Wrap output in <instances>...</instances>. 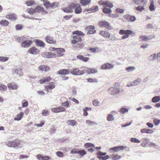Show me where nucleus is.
Instances as JSON below:
<instances>
[{
  "instance_id": "f257e3e1",
  "label": "nucleus",
  "mask_w": 160,
  "mask_h": 160,
  "mask_svg": "<svg viewBox=\"0 0 160 160\" xmlns=\"http://www.w3.org/2000/svg\"><path fill=\"white\" fill-rule=\"evenodd\" d=\"M72 39L71 41L72 44H77V47L82 48L84 46V43L82 42V39L81 36L84 35V34L81 31L77 30L72 32Z\"/></svg>"
},
{
  "instance_id": "f03ea898",
  "label": "nucleus",
  "mask_w": 160,
  "mask_h": 160,
  "mask_svg": "<svg viewBox=\"0 0 160 160\" xmlns=\"http://www.w3.org/2000/svg\"><path fill=\"white\" fill-rule=\"evenodd\" d=\"M62 10L66 13H72L74 11L75 13L78 14L82 12V8L79 3H70L68 5L61 9Z\"/></svg>"
},
{
  "instance_id": "7ed1b4c3",
  "label": "nucleus",
  "mask_w": 160,
  "mask_h": 160,
  "mask_svg": "<svg viewBox=\"0 0 160 160\" xmlns=\"http://www.w3.org/2000/svg\"><path fill=\"white\" fill-rule=\"evenodd\" d=\"M119 84L118 82L116 83L112 87L109 88L108 90V92L112 95H115L118 94L120 92V89L119 88Z\"/></svg>"
},
{
  "instance_id": "20e7f679",
  "label": "nucleus",
  "mask_w": 160,
  "mask_h": 160,
  "mask_svg": "<svg viewBox=\"0 0 160 160\" xmlns=\"http://www.w3.org/2000/svg\"><path fill=\"white\" fill-rule=\"evenodd\" d=\"M133 32L132 31L127 30H124L121 29L119 31V34L120 35H124L122 37V39H125L128 38L130 35L133 34Z\"/></svg>"
},
{
  "instance_id": "39448f33",
  "label": "nucleus",
  "mask_w": 160,
  "mask_h": 160,
  "mask_svg": "<svg viewBox=\"0 0 160 160\" xmlns=\"http://www.w3.org/2000/svg\"><path fill=\"white\" fill-rule=\"evenodd\" d=\"M98 25L102 28H105L107 29L111 30L112 28L109 23L106 21H100L98 22Z\"/></svg>"
},
{
  "instance_id": "423d86ee",
  "label": "nucleus",
  "mask_w": 160,
  "mask_h": 160,
  "mask_svg": "<svg viewBox=\"0 0 160 160\" xmlns=\"http://www.w3.org/2000/svg\"><path fill=\"white\" fill-rule=\"evenodd\" d=\"M25 39L21 43V46L24 48H28L32 44V41L31 40L28 39L26 37H25Z\"/></svg>"
},
{
  "instance_id": "0eeeda50",
  "label": "nucleus",
  "mask_w": 160,
  "mask_h": 160,
  "mask_svg": "<svg viewBox=\"0 0 160 160\" xmlns=\"http://www.w3.org/2000/svg\"><path fill=\"white\" fill-rule=\"evenodd\" d=\"M20 142V141L16 139L14 141L9 142L8 143L7 145L9 147L15 148L19 146Z\"/></svg>"
},
{
  "instance_id": "6e6552de",
  "label": "nucleus",
  "mask_w": 160,
  "mask_h": 160,
  "mask_svg": "<svg viewBox=\"0 0 160 160\" xmlns=\"http://www.w3.org/2000/svg\"><path fill=\"white\" fill-rule=\"evenodd\" d=\"M106 152L99 151L97 154L98 155L97 158L100 160H106L109 158L108 155H106Z\"/></svg>"
},
{
  "instance_id": "1a4fd4ad",
  "label": "nucleus",
  "mask_w": 160,
  "mask_h": 160,
  "mask_svg": "<svg viewBox=\"0 0 160 160\" xmlns=\"http://www.w3.org/2000/svg\"><path fill=\"white\" fill-rule=\"evenodd\" d=\"M70 72L73 75H79L84 73V71L79 70L78 68H72Z\"/></svg>"
},
{
  "instance_id": "9d476101",
  "label": "nucleus",
  "mask_w": 160,
  "mask_h": 160,
  "mask_svg": "<svg viewBox=\"0 0 160 160\" xmlns=\"http://www.w3.org/2000/svg\"><path fill=\"white\" fill-rule=\"evenodd\" d=\"M85 30L88 31L87 34H93L96 32L95 28L94 26L89 25L87 26L85 28Z\"/></svg>"
},
{
  "instance_id": "9b49d317",
  "label": "nucleus",
  "mask_w": 160,
  "mask_h": 160,
  "mask_svg": "<svg viewBox=\"0 0 160 160\" xmlns=\"http://www.w3.org/2000/svg\"><path fill=\"white\" fill-rule=\"evenodd\" d=\"M65 108L62 107L55 108L51 109L52 112L54 113H58L61 112H65Z\"/></svg>"
},
{
  "instance_id": "f8f14e48",
  "label": "nucleus",
  "mask_w": 160,
  "mask_h": 160,
  "mask_svg": "<svg viewBox=\"0 0 160 160\" xmlns=\"http://www.w3.org/2000/svg\"><path fill=\"white\" fill-rule=\"evenodd\" d=\"M46 42L49 43L55 44L56 43V41L52 37L47 36L45 38Z\"/></svg>"
},
{
  "instance_id": "ddd939ff",
  "label": "nucleus",
  "mask_w": 160,
  "mask_h": 160,
  "mask_svg": "<svg viewBox=\"0 0 160 160\" xmlns=\"http://www.w3.org/2000/svg\"><path fill=\"white\" fill-rule=\"evenodd\" d=\"M28 52L31 54L35 55L40 52L39 50L35 47H33L29 49Z\"/></svg>"
},
{
  "instance_id": "4468645a",
  "label": "nucleus",
  "mask_w": 160,
  "mask_h": 160,
  "mask_svg": "<svg viewBox=\"0 0 160 160\" xmlns=\"http://www.w3.org/2000/svg\"><path fill=\"white\" fill-rule=\"evenodd\" d=\"M36 157L39 160H49L50 157L48 156H44L41 154H38L36 156Z\"/></svg>"
},
{
  "instance_id": "2eb2a0df",
  "label": "nucleus",
  "mask_w": 160,
  "mask_h": 160,
  "mask_svg": "<svg viewBox=\"0 0 160 160\" xmlns=\"http://www.w3.org/2000/svg\"><path fill=\"white\" fill-rule=\"evenodd\" d=\"M113 65L110 63H107L102 65L101 67L102 69H108L113 68Z\"/></svg>"
},
{
  "instance_id": "dca6fc26",
  "label": "nucleus",
  "mask_w": 160,
  "mask_h": 160,
  "mask_svg": "<svg viewBox=\"0 0 160 160\" xmlns=\"http://www.w3.org/2000/svg\"><path fill=\"white\" fill-rule=\"evenodd\" d=\"M126 147L124 146H118L115 147L113 148H111L109 149L111 151H114L115 152H117L119 150H123L125 149Z\"/></svg>"
},
{
  "instance_id": "f3484780",
  "label": "nucleus",
  "mask_w": 160,
  "mask_h": 160,
  "mask_svg": "<svg viewBox=\"0 0 160 160\" xmlns=\"http://www.w3.org/2000/svg\"><path fill=\"white\" fill-rule=\"evenodd\" d=\"M99 4L103 5L105 6L108 7L110 8H112L113 6L112 3L108 1H106L103 2H102V1H100L99 2Z\"/></svg>"
},
{
  "instance_id": "a211bd4d",
  "label": "nucleus",
  "mask_w": 160,
  "mask_h": 160,
  "mask_svg": "<svg viewBox=\"0 0 160 160\" xmlns=\"http://www.w3.org/2000/svg\"><path fill=\"white\" fill-rule=\"evenodd\" d=\"M65 52V50L62 48H57L56 51L57 55L58 57H61L64 54L63 53Z\"/></svg>"
},
{
  "instance_id": "6ab92c4d",
  "label": "nucleus",
  "mask_w": 160,
  "mask_h": 160,
  "mask_svg": "<svg viewBox=\"0 0 160 160\" xmlns=\"http://www.w3.org/2000/svg\"><path fill=\"white\" fill-rule=\"evenodd\" d=\"M42 56L46 58H53L55 57L56 55L50 52H46L42 54Z\"/></svg>"
},
{
  "instance_id": "aec40b11",
  "label": "nucleus",
  "mask_w": 160,
  "mask_h": 160,
  "mask_svg": "<svg viewBox=\"0 0 160 160\" xmlns=\"http://www.w3.org/2000/svg\"><path fill=\"white\" fill-rule=\"evenodd\" d=\"M7 87L10 90H15L18 88L17 85L13 83H9L7 85Z\"/></svg>"
},
{
  "instance_id": "412c9836",
  "label": "nucleus",
  "mask_w": 160,
  "mask_h": 160,
  "mask_svg": "<svg viewBox=\"0 0 160 160\" xmlns=\"http://www.w3.org/2000/svg\"><path fill=\"white\" fill-rule=\"evenodd\" d=\"M51 79V78L50 77L48 76L45 77L41 79H40L39 80V82L40 84H42L43 83L50 81Z\"/></svg>"
},
{
  "instance_id": "4be33fe9",
  "label": "nucleus",
  "mask_w": 160,
  "mask_h": 160,
  "mask_svg": "<svg viewBox=\"0 0 160 160\" xmlns=\"http://www.w3.org/2000/svg\"><path fill=\"white\" fill-rule=\"evenodd\" d=\"M6 18L9 20H15L17 18L16 15L13 13L8 14L6 15Z\"/></svg>"
},
{
  "instance_id": "5701e85b",
  "label": "nucleus",
  "mask_w": 160,
  "mask_h": 160,
  "mask_svg": "<svg viewBox=\"0 0 160 160\" xmlns=\"http://www.w3.org/2000/svg\"><path fill=\"white\" fill-rule=\"evenodd\" d=\"M124 18L129 22H133L136 20V18L134 16H130L129 15H125Z\"/></svg>"
},
{
  "instance_id": "b1692460",
  "label": "nucleus",
  "mask_w": 160,
  "mask_h": 160,
  "mask_svg": "<svg viewBox=\"0 0 160 160\" xmlns=\"http://www.w3.org/2000/svg\"><path fill=\"white\" fill-rule=\"evenodd\" d=\"M38 69L40 71L47 72L49 70V68L47 66L41 65L38 67Z\"/></svg>"
},
{
  "instance_id": "393cba45",
  "label": "nucleus",
  "mask_w": 160,
  "mask_h": 160,
  "mask_svg": "<svg viewBox=\"0 0 160 160\" xmlns=\"http://www.w3.org/2000/svg\"><path fill=\"white\" fill-rule=\"evenodd\" d=\"M99 34L104 38H109L110 37V33L107 31L101 30Z\"/></svg>"
},
{
  "instance_id": "a878e982",
  "label": "nucleus",
  "mask_w": 160,
  "mask_h": 160,
  "mask_svg": "<svg viewBox=\"0 0 160 160\" xmlns=\"http://www.w3.org/2000/svg\"><path fill=\"white\" fill-rule=\"evenodd\" d=\"M70 72L67 69H61L57 72L58 74L66 75L69 74Z\"/></svg>"
},
{
  "instance_id": "bb28decb",
  "label": "nucleus",
  "mask_w": 160,
  "mask_h": 160,
  "mask_svg": "<svg viewBox=\"0 0 160 160\" xmlns=\"http://www.w3.org/2000/svg\"><path fill=\"white\" fill-rule=\"evenodd\" d=\"M77 58L84 62H87L89 60L88 58L84 57L82 55H77Z\"/></svg>"
},
{
  "instance_id": "cd10ccee",
  "label": "nucleus",
  "mask_w": 160,
  "mask_h": 160,
  "mask_svg": "<svg viewBox=\"0 0 160 160\" xmlns=\"http://www.w3.org/2000/svg\"><path fill=\"white\" fill-rule=\"evenodd\" d=\"M55 87V85L54 83L53 82H50L49 85L46 86L45 88V89L47 91L49 89H52Z\"/></svg>"
},
{
  "instance_id": "c85d7f7f",
  "label": "nucleus",
  "mask_w": 160,
  "mask_h": 160,
  "mask_svg": "<svg viewBox=\"0 0 160 160\" xmlns=\"http://www.w3.org/2000/svg\"><path fill=\"white\" fill-rule=\"evenodd\" d=\"M153 37L151 36H145L142 35L140 37V39L142 41H146L152 39Z\"/></svg>"
},
{
  "instance_id": "c756f323",
  "label": "nucleus",
  "mask_w": 160,
  "mask_h": 160,
  "mask_svg": "<svg viewBox=\"0 0 160 160\" xmlns=\"http://www.w3.org/2000/svg\"><path fill=\"white\" fill-rule=\"evenodd\" d=\"M35 42L37 46L39 47H44L45 46V43L43 42L38 39H36Z\"/></svg>"
},
{
  "instance_id": "7c9ffc66",
  "label": "nucleus",
  "mask_w": 160,
  "mask_h": 160,
  "mask_svg": "<svg viewBox=\"0 0 160 160\" xmlns=\"http://www.w3.org/2000/svg\"><path fill=\"white\" fill-rule=\"evenodd\" d=\"M91 0H80V2L82 6H84L88 5L91 2Z\"/></svg>"
},
{
  "instance_id": "2f4dec72",
  "label": "nucleus",
  "mask_w": 160,
  "mask_h": 160,
  "mask_svg": "<svg viewBox=\"0 0 160 160\" xmlns=\"http://www.w3.org/2000/svg\"><path fill=\"white\" fill-rule=\"evenodd\" d=\"M142 133H152L153 131L151 129L143 128L141 130Z\"/></svg>"
},
{
  "instance_id": "473e14b6",
  "label": "nucleus",
  "mask_w": 160,
  "mask_h": 160,
  "mask_svg": "<svg viewBox=\"0 0 160 160\" xmlns=\"http://www.w3.org/2000/svg\"><path fill=\"white\" fill-rule=\"evenodd\" d=\"M24 113L22 112H21L20 113L17 115V117L14 118V120L19 121L23 117Z\"/></svg>"
},
{
  "instance_id": "72a5a7b5",
  "label": "nucleus",
  "mask_w": 160,
  "mask_h": 160,
  "mask_svg": "<svg viewBox=\"0 0 160 160\" xmlns=\"http://www.w3.org/2000/svg\"><path fill=\"white\" fill-rule=\"evenodd\" d=\"M35 9L36 12H44L45 11V9L43 7L39 6H37L35 8Z\"/></svg>"
},
{
  "instance_id": "f704fd0d",
  "label": "nucleus",
  "mask_w": 160,
  "mask_h": 160,
  "mask_svg": "<svg viewBox=\"0 0 160 160\" xmlns=\"http://www.w3.org/2000/svg\"><path fill=\"white\" fill-rule=\"evenodd\" d=\"M88 73L89 74L95 73L98 72V70L97 69L92 68L88 69L87 70Z\"/></svg>"
},
{
  "instance_id": "c9c22d12",
  "label": "nucleus",
  "mask_w": 160,
  "mask_h": 160,
  "mask_svg": "<svg viewBox=\"0 0 160 160\" xmlns=\"http://www.w3.org/2000/svg\"><path fill=\"white\" fill-rule=\"evenodd\" d=\"M141 79L140 78L137 79L132 82L131 86H135L139 84L141 81Z\"/></svg>"
},
{
  "instance_id": "e433bc0d",
  "label": "nucleus",
  "mask_w": 160,
  "mask_h": 160,
  "mask_svg": "<svg viewBox=\"0 0 160 160\" xmlns=\"http://www.w3.org/2000/svg\"><path fill=\"white\" fill-rule=\"evenodd\" d=\"M9 22L5 20H2L0 21V24L2 26H7L9 24Z\"/></svg>"
},
{
  "instance_id": "4c0bfd02",
  "label": "nucleus",
  "mask_w": 160,
  "mask_h": 160,
  "mask_svg": "<svg viewBox=\"0 0 160 160\" xmlns=\"http://www.w3.org/2000/svg\"><path fill=\"white\" fill-rule=\"evenodd\" d=\"M134 3L136 4H139L142 3L145 4L146 2V0H133Z\"/></svg>"
},
{
  "instance_id": "58836bf2",
  "label": "nucleus",
  "mask_w": 160,
  "mask_h": 160,
  "mask_svg": "<svg viewBox=\"0 0 160 160\" xmlns=\"http://www.w3.org/2000/svg\"><path fill=\"white\" fill-rule=\"evenodd\" d=\"M67 123L69 125L73 126L77 124V122L75 120H68L67 121Z\"/></svg>"
},
{
  "instance_id": "ea45409f",
  "label": "nucleus",
  "mask_w": 160,
  "mask_h": 160,
  "mask_svg": "<svg viewBox=\"0 0 160 160\" xmlns=\"http://www.w3.org/2000/svg\"><path fill=\"white\" fill-rule=\"evenodd\" d=\"M59 4V2H54L51 3V8H55L58 7Z\"/></svg>"
},
{
  "instance_id": "a19ab883",
  "label": "nucleus",
  "mask_w": 160,
  "mask_h": 160,
  "mask_svg": "<svg viewBox=\"0 0 160 160\" xmlns=\"http://www.w3.org/2000/svg\"><path fill=\"white\" fill-rule=\"evenodd\" d=\"M84 146L86 148H89L92 147L93 148H95L94 145L92 143H87L84 145Z\"/></svg>"
},
{
  "instance_id": "79ce46f5",
  "label": "nucleus",
  "mask_w": 160,
  "mask_h": 160,
  "mask_svg": "<svg viewBox=\"0 0 160 160\" xmlns=\"http://www.w3.org/2000/svg\"><path fill=\"white\" fill-rule=\"evenodd\" d=\"M160 100V96H155L153 98L152 101L153 102H156Z\"/></svg>"
},
{
  "instance_id": "37998d69",
  "label": "nucleus",
  "mask_w": 160,
  "mask_h": 160,
  "mask_svg": "<svg viewBox=\"0 0 160 160\" xmlns=\"http://www.w3.org/2000/svg\"><path fill=\"white\" fill-rule=\"evenodd\" d=\"M43 5L45 7L47 8H51V3L48 1L44 2H43Z\"/></svg>"
},
{
  "instance_id": "c03bdc74",
  "label": "nucleus",
  "mask_w": 160,
  "mask_h": 160,
  "mask_svg": "<svg viewBox=\"0 0 160 160\" xmlns=\"http://www.w3.org/2000/svg\"><path fill=\"white\" fill-rule=\"evenodd\" d=\"M25 37L22 36L16 38V41L19 43L22 42H23L24 40H25Z\"/></svg>"
},
{
  "instance_id": "a18cd8bd",
  "label": "nucleus",
  "mask_w": 160,
  "mask_h": 160,
  "mask_svg": "<svg viewBox=\"0 0 160 160\" xmlns=\"http://www.w3.org/2000/svg\"><path fill=\"white\" fill-rule=\"evenodd\" d=\"M91 108H88V107H86L83 109V115L84 116H86L88 115V113L87 112V111L88 110H91Z\"/></svg>"
},
{
  "instance_id": "49530a36",
  "label": "nucleus",
  "mask_w": 160,
  "mask_h": 160,
  "mask_svg": "<svg viewBox=\"0 0 160 160\" xmlns=\"http://www.w3.org/2000/svg\"><path fill=\"white\" fill-rule=\"evenodd\" d=\"M149 8L151 11H154L155 9V5L153 4V1L151 2Z\"/></svg>"
},
{
  "instance_id": "de8ad7c7",
  "label": "nucleus",
  "mask_w": 160,
  "mask_h": 160,
  "mask_svg": "<svg viewBox=\"0 0 160 160\" xmlns=\"http://www.w3.org/2000/svg\"><path fill=\"white\" fill-rule=\"evenodd\" d=\"M7 90V86L2 84H0V91H6Z\"/></svg>"
},
{
  "instance_id": "09e8293b",
  "label": "nucleus",
  "mask_w": 160,
  "mask_h": 160,
  "mask_svg": "<svg viewBox=\"0 0 160 160\" xmlns=\"http://www.w3.org/2000/svg\"><path fill=\"white\" fill-rule=\"evenodd\" d=\"M78 154L80 156L82 157L84 155L86 154V152L84 150H78Z\"/></svg>"
},
{
  "instance_id": "8fccbe9b",
  "label": "nucleus",
  "mask_w": 160,
  "mask_h": 160,
  "mask_svg": "<svg viewBox=\"0 0 160 160\" xmlns=\"http://www.w3.org/2000/svg\"><path fill=\"white\" fill-rule=\"evenodd\" d=\"M35 2L33 0H29L26 2V4L28 6H30L34 4Z\"/></svg>"
},
{
  "instance_id": "3c124183",
  "label": "nucleus",
  "mask_w": 160,
  "mask_h": 160,
  "mask_svg": "<svg viewBox=\"0 0 160 160\" xmlns=\"http://www.w3.org/2000/svg\"><path fill=\"white\" fill-rule=\"evenodd\" d=\"M111 157H112L113 160H116L120 159L121 158V156L118 155H113Z\"/></svg>"
},
{
  "instance_id": "603ef678",
  "label": "nucleus",
  "mask_w": 160,
  "mask_h": 160,
  "mask_svg": "<svg viewBox=\"0 0 160 160\" xmlns=\"http://www.w3.org/2000/svg\"><path fill=\"white\" fill-rule=\"evenodd\" d=\"M86 123L89 126H91L93 125L96 124L95 122L92 121L90 120H87L86 121Z\"/></svg>"
},
{
  "instance_id": "864d4df0",
  "label": "nucleus",
  "mask_w": 160,
  "mask_h": 160,
  "mask_svg": "<svg viewBox=\"0 0 160 160\" xmlns=\"http://www.w3.org/2000/svg\"><path fill=\"white\" fill-rule=\"evenodd\" d=\"M8 57L1 56L0 57V61L2 62H6L8 61Z\"/></svg>"
},
{
  "instance_id": "5fc2aeb1",
  "label": "nucleus",
  "mask_w": 160,
  "mask_h": 160,
  "mask_svg": "<svg viewBox=\"0 0 160 160\" xmlns=\"http://www.w3.org/2000/svg\"><path fill=\"white\" fill-rule=\"evenodd\" d=\"M128 111V109L124 108H122L120 110V112L121 114H123L126 112H127Z\"/></svg>"
},
{
  "instance_id": "6e6d98bb",
  "label": "nucleus",
  "mask_w": 160,
  "mask_h": 160,
  "mask_svg": "<svg viewBox=\"0 0 160 160\" xmlns=\"http://www.w3.org/2000/svg\"><path fill=\"white\" fill-rule=\"evenodd\" d=\"M103 12L105 13H109L111 12V10L110 8H104L103 9Z\"/></svg>"
},
{
  "instance_id": "4d7b16f0",
  "label": "nucleus",
  "mask_w": 160,
  "mask_h": 160,
  "mask_svg": "<svg viewBox=\"0 0 160 160\" xmlns=\"http://www.w3.org/2000/svg\"><path fill=\"white\" fill-rule=\"evenodd\" d=\"M22 108L27 107L28 105V103L26 100H23L22 102Z\"/></svg>"
},
{
  "instance_id": "13d9d810",
  "label": "nucleus",
  "mask_w": 160,
  "mask_h": 160,
  "mask_svg": "<svg viewBox=\"0 0 160 160\" xmlns=\"http://www.w3.org/2000/svg\"><path fill=\"white\" fill-rule=\"evenodd\" d=\"M88 50L91 51V52L93 53H94L97 52L98 50V48H89Z\"/></svg>"
},
{
  "instance_id": "bf43d9fd",
  "label": "nucleus",
  "mask_w": 160,
  "mask_h": 160,
  "mask_svg": "<svg viewBox=\"0 0 160 160\" xmlns=\"http://www.w3.org/2000/svg\"><path fill=\"white\" fill-rule=\"evenodd\" d=\"M93 104L95 106H98L100 105V102L97 100H95L93 101Z\"/></svg>"
},
{
  "instance_id": "052dcab7",
  "label": "nucleus",
  "mask_w": 160,
  "mask_h": 160,
  "mask_svg": "<svg viewBox=\"0 0 160 160\" xmlns=\"http://www.w3.org/2000/svg\"><path fill=\"white\" fill-rule=\"evenodd\" d=\"M156 58V54L151 55L148 58L149 60L151 61L154 60Z\"/></svg>"
},
{
  "instance_id": "680f3d73",
  "label": "nucleus",
  "mask_w": 160,
  "mask_h": 160,
  "mask_svg": "<svg viewBox=\"0 0 160 160\" xmlns=\"http://www.w3.org/2000/svg\"><path fill=\"white\" fill-rule=\"evenodd\" d=\"M131 142L134 143H139L140 142V141L136 138H132L131 139Z\"/></svg>"
},
{
  "instance_id": "e2e57ef3",
  "label": "nucleus",
  "mask_w": 160,
  "mask_h": 160,
  "mask_svg": "<svg viewBox=\"0 0 160 160\" xmlns=\"http://www.w3.org/2000/svg\"><path fill=\"white\" fill-rule=\"evenodd\" d=\"M135 69V67H129L126 68V70L129 72L130 71H132Z\"/></svg>"
},
{
  "instance_id": "0e129e2a",
  "label": "nucleus",
  "mask_w": 160,
  "mask_h": 160,
  "mask_svg": "<svg viewBox=\"0 0 160 160\" xmlns=\"http://www.w3.org/2000/svg\"><path fill=\"white\" fill-rule=\"evenodd\" d=\"M107 119L108 121H111L114 119V117L112 114H109L107 118Z\"/></svg>"
},
{
  "instance_id": "69168bd1",
  "label": "nucleus",
  "mask_w": 160,
  "mask_h": 160,
  "mask_svg": "<svg viewBox=\"0 0 160 160\" xmlns=\"http://www.w3.org/2000/svg\"><path fill=\"white\" fill-rule=\"evenodd\" d=\"M87 80L88 82L91 83L94 82H97L98 81L97 79H94L92 78H88L87 79Z\"/></svg>"
},
{
  "instance_id": "338daca9",
  "label": "nucleus",
  "mask_w": 160,
  "mask_h": 160,
  "mask_svg": "<svg viewBox=\"0 0 160 160\" xmlns=\"http://www.w3.org/2000/svg\"><path fill=\"white\" fill-rule=\"evenodd\" d=\"M42 114L43 116H46L49 114V112L47 110H43L42 112Z\"/></svg>"
},
{
  "instance_id": "774afa93",
  "label": "nucleus",
  "mask_w": 160,
  "mask_h": 160,
  "mask_svg": "<svg viewBox=\"0 0 160 160\" xmlns=\"http://www.w3.org/2000/svg\"><path fill=\"white\" fill-rule=\"evenodd\" d=\"M56 153L57 156L59 157H63L64 156L63 153L61 152H57Z\"/></svg>"
}]
</instances>
